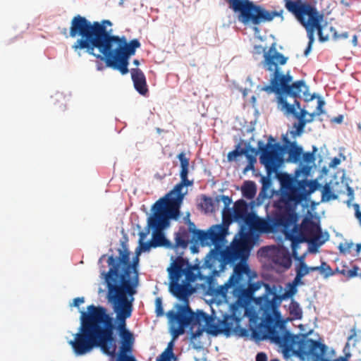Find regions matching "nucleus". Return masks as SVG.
I'll return each mask as SVG.
<instances>
[{
  "instance_id": "1",
  "label": "nucleus",
  "mask_w": 361,
  "mask_h": 361,
  "mask_svg": "<svg viewBox=\"0 0 361 361\" xmlns=\"http://www.w3.org/2000/svg\"><path fill=\"white\" fill-rule=\"evenodd\" d=\"M167 269L171 293L184 305H177V312L170 310L166 316L170 323L177 325L173 328L172 335L175 339L185 333V329L190 326V339H195L204 331L213 336L224 334L243 335L245 329L240 327L242 319L247 314L248 306L251 303L252 289L243 290L233 270L228 280L216 289V295L221 296L228 302L231 298L233 302L231 305V314H226L222 320L215 323V318L203 311L194 312L188 305V297L194 292L190 283L197 278L202 279L198 265L191 264L188 259L182 256L174 258Z\"/></svg>"
},
{
  "instance_id": "2",
  "label": "nucleus",
  "mask_w": 361,
  "mask_h": 361,
  "mask_svg": "<svg viewBox=\"0 0 361 361\" xmlns=\"http://www.w3.org/2000/svg\"><path fill=\"white\" fill-rule=\"evenodd\" d=\"M235 273L243 290L252 289L251 302L258 306L262 322L252 330V337L258 341L270 340L282 349L285 356L293 351L297 337L288 331L283 323L279 324L281 319L279 307L283 300L291 298L297 293V288L290 283L288 289L283 293H278L277 286L266 283L262 281H255L257 274L245 263L236 264Z\"/></svg>"
},
{
  "instance_id": "3",
  "label": "nucleus",
  "mask_w": 361,
  "mask_h": 361,
  "mask_svg": "<svg viewBox=\"0 0 361 361\" xmlns=\"http://www.w3.org/2000/svg\"><path fill=\"white\" fill-rule=\"evenodd\" d=\"M118 257L111 255L107 263L109 271L105 274L107 298L112 303L118 320L117 331L119 347L116 361H136L133 353L135 336L126 326V320L131 317L133 295L138 285L137 265L138 257L130 262V252L127 249H118Z\"/></svg>"
},
{
  "instance_id": "4",
  "label": "nucleus",
  "mask_w": 361,
  "mask_h": 361,
  "mask_svg": "<svg viewBox=\"0 0 361 361\" xmlns=\"http://www.w3.org/2000/svg\"><path fill=\"white\" fill-rule=\"evenodd\" d=\"M106 25L111 26L112 23L109 20L91 23L80 15L73 17L69 35L71 37L80 38L76 40L72 48L75 51L85 49L90 55L104 61L107 66L125 75L129 71V58L135 54L141 44L137 39L128 42L124 36L111 35L106 30Z\"/></svg>"
},
{
  "instance_id": "5",
  "label": "nucleus",
  "mask_w": 361,
  "mask_h": 361,
  "mask_svg": "<svg viewBox=\"0 0 361 361\" xmlns=\"http://www.w3.org/2000/svg\"><path fill=\"white\" fill-rule=\"evenodd\" d=\"M114 319L105 307L90 305L87 312H80V326L68 343L76 355H84L94 348L110 357L116 355V340L114 335Z\"/></svg>"
},
{
  "instance_id": "6",
  "label": "nucleus",
  "mask_w": 361,
  "mask_h": 361,
  "mask_svg": "<svg viewBox=\"0 0 361 361\" xmlns=\"http://www.w3.org/2000/svg\"><path fill=\"white\" fill-rule=\"evenodd\" d=\"M279 180L281 187L279 199L274 203L275 210L267 220L259 218L255 231L272 233L279 229L284 232L288 230L299 220L300 216L295 212L297 206L315 189L312 182L298 180L288 173L281 174Z\"/></svg>"
},
{
  "instance_id": "7",
  "label": "nucleus",
  "mask_w": 361,
  "mask_h": 361,
  "mask_svg": "<svg viewBox=\"0 0 361 361\" xmlns=\"http://www.w3.org/2000/svg\"><path fill=\"white\" fill-rule=\"evenodd\" d=\"M180 163V182L164 197L159 199L152 207L153 214L148 219V226L155 232L152 235V247H165L172 248L173 243L166 239L161 230L169 225V219H176L180 214V207L188 190L183 191L184 187L191 186L193 180L188 178L189 173V158L184 152L178 154Z\"/></svg>"
},
{
  "instance_id": "8",
  "label": "nucleus",
  "mask_w": 361,
  "mask_h": 361,
  "mask_svg": "<svg viewBox=\"0 0 361 361\" xmlns=\"http://www.w3.org/2000/svg\"><path fill=\"white\" fill-rule=\"evenodd\" d=\"M286 8L300 23L306 29L308 44L304 51V55L307 56L312 49L314 41V32L317 31L319 40L325 42L329 39V35H324V31L326 26H323L322 22L324 15L320 13L317 8L306 1L302 0H283Z\"/></svg>"
},
{
  "instance_id": "9",
  "label": "nucleus",
  "mask_w": 361,
  "mask_h": 361,
  "mask_svg": "<svg viewBox=\"0 0 361 361\" xmlns=\"http://www.w3.org/2000/svg\"><path fill=\"white\" fill-rule=\"evenodd\" d=\"M228 7L234 12H238L239 20L244 25H259L261 23L270 22L275 17L283 19L281 9L279 11H270L250 0H225Z\"/></svg>"
},
{
  "instance_id": "10",
  "label": "nucleus",
  "mask_w": 361,
  "mask_h": 361,
  "mask_svg": "<svg viewBox=\"0 0 361 361\" xmlns=\"http://www.w3.org/2000/svg\"><path fill=\"white\" fill-rule=\"evenodd\" d=\"M252 244L253 238L250 231L245 226H240L238 240H235L230 247H227L223 252L215 250L212 253L219 256L221 260V270H224L228 264L235 263L238 260H240V263L247 264L244 261L247 258Z\"/></svg>"
},
{
  "instance_id": "11",
  "label": "nucleus",
  "mask_w": 361,
  "mask_h": 361,
  "mask_svg": "<svg viewBox=\"0 0 361 361\" xmlns=\"http://www.w3.org/2000/svg\"><path fill=\"white\" fill-rule=\"evenodd\" d=\"M288 230L285 231L286 238L291 241L293 256L297 257V249L301 243L308 242L322 245L326 239H322V231L319 226L312 219L305 217L300 225L297 222Z\"/></svg>"
},
{
  "instance_id": "12",
  "label": "nucleus",
  "mask_w": 361,
  "mask_h": 361,
  "mask_svg": "<svg viewBox=\"0 0 361 361\" xmlns=\"http://www.w3.org/2000/svg\"><path fill=\"white\" fill-rule=\"evenodd\" d=\"M293 78L287 73L284 76L272 75L270 85L264 86L261 88L262 91H265L269 94L275 92L277 94V102L279 108L284 105L286 110L292 112L293 109L287 108V99L288 97H295L298 92L297 90L301 88L305 90L304 80H297L292 82Z\"/></svg>"
},
{
  "instance_id": "13",
  "label": "nucleus",
  "mask_w": 361,
  "mask_h": 361,
  "mask_svg": "<svg viewBox=\"0 0 361 361\" xmlns=\"http://www.w3.org/2000/svg\"><path fill=\"white\" fill-rule=\"evenodd\" d=\"M226 236L221 232V228L215 225L212 226L207 231L199 230L196 234L192 236V240L195 243H200L201 245H214V248L211 250L206 257L204 264L210 269H214V272H216L215 268L218 267L221 271V260L219 256L212 255L215 250L223 252L222 244L225 240Z\"/></svg>"
},
{
  "instance_id": "14",
  "label": "nucleus",
  "mask_w": 361,
  "mask_h": 361,
  "mask_svg": "<svg viewBox=\"0 0 361 361\" xmlns=\"http://www.w3.org/2000/svg\"><path fill=\"white\" fill-rule=\"evenodd\" d=\"M283 149L284 147L279 143L268 142L264 145L259 142V150L261 152L259 161L264 166L268 175L275 173L283 163Z\"/></svg>"
},
{
  "instance_id": "15",
  "label": "nucleus",
  "mask_w": 361,
  "mask_h": 361,
  "mask_svg": "<svg viewBox=\"0 0 361 361\" xmlns=\"http://www.w3.org/2000/svg\"><path fill=\"white\" fill-rule=\"evenodd\" d=\"M298 337L297 336H295ZM298 345L299 351L308 357H311L313 361H319L322 359L327 350V346L322 343L318 341H314L311 338H307L302 341L301 342H298V338H297V343L293 346V351L290 353L287 356H283L285 357H288L291 355H295L298 353V351L295 350V347ZM283 354H284L283 353Z\"/></svg>"
},
{
  "instance_id": "16",
  "label": "nucleus",
  "mask_w": 361,
  "mask_h": 361,
  "mask_svg": "<svg viewBox=\"0 0 361 361\" xmlns=\"http://www.w3.org/2000/svg\"><path fill=\"white\" fill-rule=\"evenodd\" d=\"M304 86L305 88V90H303V88L297 90V92H298L297 96L288 97V99H287V108L290 107L293 109L292 112L287 111L284 105H282L280 107L279 109L283 112L286 116L293 115L298 119H306L305 116L307 114V111L304 109H300V103L299 99L303 98L305 101H310L314 98V96L310 95L309 93V87L305 81Z\"/></svg>"
},
{
  "instance_id": "17",
  "label": "nucleus",
  "mask_w": 361,
  "mask_h": 361,
  "mask_svg": "<svg viewBox=\"0 0 361 361\" xmlns=\"http://www.w3.org/2000/svg\"><path fill=\"white\" fill-rule=\"evenodd\" d=\"M288 59V57L276 50L275 44H273L268 51H264L262 66L266 71L272 73L273 75L284 76L285 74L281 72L280 66L285 65Z\"/></svg>"
},
{
  "instance_id": "18",
  "label": "nucleus",
  "mask_w": 361,
  "mask_h": 361,
  "mask_svg": "<svg viewBox=\"0 0 361 361\" xmlns=\"http://www.w3.org/2000/svg\"><path fill=\"white\" fill-rule=\"evenodd\" d=\"M215 202L216 203L222 202L224 206L222 210V224L215 226H219L221 228V232L226 236L229 225L234 221L233 210L229 207L232 200L231 197L226 195H218L215 197Z\"/></svg>"
},
{
  "instance_id": "19",
  "label": "nucleus",
  "mask_w": 361,
  "mask_h": 361,
  "mask_svg": "<svg viewBox=\"0 0 361 361\" xmlns=\"http://www.w3.org/2000/svg\"><path fill=\"white\" fill-rule=\"evenodd\" d=\"M130 73L135 89L140 94L146 95L148 92V88L143 72L139 68H132Z\"/></svg>"
},
{
  "instance_id": "20",
  "label": "nucleus",
  "mask_w": 361,
  "mask_h": 361,
  "mask_svg": "<svg viewBox=\"0 0 361 361\" xmlns=\"http://www.w3.org/2000/svg\"><path fill=\"white\" fill-rule=\"evenodd\" d=\"M190 242L193 241L190 237V231H188L185 227H180L178 232L176 233L175 243L173 244L172 248L177 249L180 247L185 249Z\"/></svg>"
},
{
  "instance_id": "21",
  "label": "nucleus",
  "mask_w": 361,
  "mask_h": 361,
  "mask_svg": "<svg viewBox=\"0 0 361 361\" xmlns=\"http://www.w3.org/2000/svg\"><path fill=\"white\" fill-rule=\"evenodd\" d=\"M272 261L274 264L285 269H289L292 264V259L289 252L285 250H279L273 256Z\"/></svg>"
},
{
  "instance_id": "22",
  "label": "nucleus",
  "mask_w": 361,
  "mask_h": 361,
  "mask_svg": "<svg viewBox=\"0 0 361 361\" xmlns=\"http://www.w3.org/2000/svg\"><path fill=\"white\" fill-rule=\"evenodd\" d=\"M234 221L241 224L242 219L249 213L248 205L243 200H239L234 203L233 207Z\"/></svg>"
},
{
  "instance_id": "23",
  "label": "nucleus",
  "mask_w": 361,
  "mask_h": 361,
  "mask_svg": "<svg viewBox=\"0 0 361 361\" xmlns=\"http://www.w3.org/2000/svg\"><path fill=\"white\" fill-rule=\"evenodd\" d=\"M286 143L288 145V160L298 163L301 161L302 154V147L298 146L295 142H290L286 139Z\"/></svg>"
},
{
  "instance_id": "24",
  "label": "nucleus",
  "mask_w": 361,
  "mask_h": 361,
  "mask_svg": "<svg viewBox=\"0 0 361 361\" xmlns=\"http://www.w3.org/2000/svg\"><path fill=\"white\" fill-rule=\"evenodd\" d=\"M258 220L259 217L255 214L249 212L245 218L242 219L241 223L243 224L241 225V226H245L250 231H255Z\"/></svg>"
},
{
  "instance_id": "25",
  "label": "nucleus",
  "mask_w": 361,
  "mask_h": 361,
  "mask_svg": "<svg viewBox=\"0 0 361 361\" xmlns=\"http://www.w3.org/2000/svg\"><path fill=\"white\" fill-rule=\"evenodd\" d=\"M256 185L253 181L248 180L244 183L242 187L243 195L247 199H252L256 195Z\"/></svg>"
},
{
  "instance_id": "26",
  "label": "nucleus",
  "mask_w": 361,
  "mask_h": 361,
  "mask_svg": "<svg viewBox=\"0 0 361 361\" xmlns=\"http://www.w3.org/2000/svg\"><path fill=\"white\" fill-rule=\"evenodd\" d=\"M289 313L293 319H300L302 317V311L298 302L292 300L289 305Z\"/></svg>"
},
{
  "instance_id": "27",
  "label": "nucleus",
  "mask_w": 361,
  "mask_h": 361,
  "mask_svg": "<svg viewBox=\"0 0 361 361\" xmlns=\"http://www.w3.org/2000/svg\"><path fill=\"white\" fill-rule=\"evenodd\" d=\"M295 259H298V257ZM298 263L295 264V272L296 274L303 278L305 276L309 274L308 267L304 260V256L298 258Z\"/></svg>"
},
{
  "instance_id": "28",
  "label": "nucleus",
  "mask_w": 361,
  "mask_h": 361,
  "mask_svg": "<svg viewBox=\"0 0 361 361\" xmlns=\"http://www.w3.org/2000/svg\"><path fill=\"white\" fill-rule=\"evenodd\" d=\"M201 207L207 212H214V201L212 197H207L206 195H202V202L200 204Z\"/></svg>"
},
{
  "instance_id": "29",
  "label": "nucleus",
  "mask_w": 361,
  "mask_h": 361,
  "mask_svg": "<svg viewBox=\"0 0 361 361\" xmlns=\"http://www.w3.org/2000/svg\"><path fill=\"white\" fill-rule=\"evenodd\" d=\"M317 151V148L315 146H313L312 152H302L301 161L302 160L306 164H311L314 162L315 160L314 154Z\"/></svg>"
},
{
  "instance_id": "30",
  "label": "nucleus",
  "mask_w": 361,
  "mask_h": 361,
  "mask_svg": "<svg viewBox=\"0 0 361 361\" xmlns=\"http://www.w3.org/2000/svg\"><path fill=\"white\" fill-rule=\"evenodd\" d=\"M319 273L324 278L327 279L333 276V269L326 262H322L320 265Z\"/></svg>"
},
{
  "instance_id": "31",
  "label": "nucleus",
  "mask_w": 361,
  "mask_h": 361,
  "mask_svg": "<svg viewBox=\"0 0 361 361\" xmlns=\"http://www.w3.org/2000/svg\"><path fill=\"white\" fill-rule=\"evenodd\" d=\"M311 119H298V123H295L293 125V128H295V135H300L304 130V128L307 123H310Z\"/></svg>"
},
{
  "instance_id": "32",
  "label": "nucleus",
  "mask_w": 361,
  "mask_h": 361,
  "mask_svg": "<svg viewBox=\"0 0 361 361\" xmlns=\"http://www.w3.org/2000/svg\"><path fill=\"white\" fill-rule=\"evenodd\" d=\"M245 154V149H239V146L237 148L230 152L228 153L227 159L229 161H232L235 160L237 157Z\"/></svg>"
},
{
  "instance_id": "33",
  "label": "nucleus",
  "mask_w": 361,
  "mask_h": 361,
  "mask_svg": "<svg viewBox=\"0 0 361 361\" xmlns=\"http://www.w3.org/2000/svg\"><path fill=\"white\" fill-rule=\"evenodd\" d=\"M152 247V241L149 242H142V240H140V246L137 247L136 252L137 255H140L141 252H147L149 251V249Z\"/></svg>"
},
{
  "instance_id": "34",
  "label": "nucleus",
  "mask_w": 361,
  "mask_h": 361,
  "mask_svg": "<svg viewBox=\"0 0 361 361\" xmlns=\"http://www.w3.org/2000/svg\"><path fill=\"white\" fill-rule=\"evenodd\" d=\"M353 245L354 244L352 242H345L343 243H340L338 249L341 253L348 254L351 252V249L353 247Z\"/></svg>"
},
{
  "instance_id": "35",
  "label": "nucleus",
  "mask_w": 361,
  "mask_h": 361,
  "mask_svg": "<svg viewBox=\"0 0 361 361\" xmlns=\"http://www.w3.org/2000/svg\"><path fill=\"white\" fill-rule=\"evenodd\" d=\"M155 307H156V314L157 317H161L164 315V310L162 307V301L160 298H157L155 300Z\"/></svg>"
},
{
  "instance_id": "36",
  "label": "nucleus",
  "mask_w": 361,
  "mask_h": 361,
  "mask_svg": "<svg viewBox=\"0 0 361 361\" xmlns=\"http://www.w3.org/2000/svg\"><path fill=\"white\" fill-rule=\"evenodd\" d=\"M244 154L246 156V157L249 160V164L246 166V168L245 169V171H247V170L253 168L254 163L256 162V158L255 156L249 154L247 153V150H245V154Z\"/></svg>"
},
{
  "instance_id": "37",
  "label": "nucleus",
  "mask_w": 361,
  "mask_h": 361,
  "mask_svg": "<svg viewBox=\"0 0 361 361\" xmlns=\"http://www.w3.org/2000/svg\"><path fill=\"white\" fill-rule=\"evenodd\" d=\"M174 357V354L166 352H163L157 358V361H171V358Z\"/></svg>"
},
{
  "instance_id": "38",
  "label": "nucleus",
  "mask_w": 361,
  "mask_h": 361,
  "mask_svg": "<svg viewBox=\"0 0 361 361\" xmlns=\"http://www.w3.org/2000/svg\"><path fill=\"white\" fill-rule=\"evenodd\" d=\"M188 228H187V230L188 231H190V233L192 234V236H194L196 234V231H199L200 229H197L195 224L193 222L190 221V219L188 221Z\"/></svg>"
},
{
  "instance_id": "39",
  "label": "nucleus",
  "mask_w": 361,
  "mask_h": 361,
  "mask_svg": "<svg viewBox=\"0 0 361 361\" xmlns=\"http://www.w3.org/2000/svg\"><path fill=\"white\" fill-rule=\"evenodd\" d=\"M324 105V102L322 99H319L317 109H316V111L314 112L317 114V116H319L324 113V110H323Z\"/></svg>"
},
{
  "instance_id": "40",
  "label": "nucleus",
  "mask_w": 361,
  "mask_h": 361,
  "mask_svg": "<svg viewBox=\"0 0 361 361\" xmlns=\"http://www.w3.org/2000/svg\"><path fill=\"white\" fill-rule=\"evenodd\" d=\"M333 37L335 39H346L348 37V33L347 32H343L341 35H338L335 30H334Z\"/></svg>"
},
{
  "instance_id": "41",
  "label": "nucleus",
  "mask_w": 361,
  "mask_h": 361,
  "mask_svg": "<svg viewBox=\"0 0 361 361\" xmlns=\"http://www.w3.org/2000/svg\"><path fill=\"white\" fill-rule=\"evenodd\" d=\"M256 361H267V355L265 353H258L256 355Z\"/></svg>"
},
{
  "instance_id": "42",
  "label": "nucleus",
  "mask_w": 361,
  "mask_h": 361,
  "mask_svg": "<svg viewBox=\"0 0 361 361\" xmlns=\"http://www.w3.org/2000/svg\"><path fill=\"white\" fill-rule=\"evenodd\" d=\"M302 278L301 276H300L299 275L296 274L295 279L293 281V282L290 283L294 285L295 286H297L298 285H302L303 282H302Z\"/></svg>"
},
{
  "instance_id": "43",
  "label": "nucleus",
  "mask_w": 361,
  "mask_h": 361,
  "mask_svg": "<svg viewBox=\"0 0 361 361\" xmlns=\"http://www.w3.org/2000/svg\"><path fill=\"white\" fill-rule=\"evenodd\" d=\"M84 298L83 297H78L73 300V306L78 307L80 304H82L84 302Z\"/></svg>"
},
{
  "instance_id": "44",
  "label": "nucleus",
  "mask_w": 361,
  "mask_h": 361,
  "mask_svg": "<svg viewBox=\"0 0 361 361\" xmlns=\"http://www.w3.org/2000/svg\"><path fill=\"white\" fill-rule=\"evenodd\" d=\"M350 357V354L346 353L344 356H341V357L336 358V361H349Z\"/></svg>"
},
{
  "instance_id": "45",
  "label": "nucleus",
  "mask_w": 361,
  "mask_h": 361,
  "mask_svg": "<svg viewBox=\"0 0 361 361\" xmlns=\"http://www.w3.org/2000/svg\"><path fill=\"white\" fill-rule=\"evenodd\" d=\"M173 341H171L169 344L164 352L169 353L171 354H174L173 352Z\"/></svg>"
},
{
  "instance_id": "46",
  "label": "nucleus",
  "mask_w": 361,
  "mask_h": 361,
  "mask_svg": "<svg viewBox=\"0 0 361 361\" xmlns=\"http://www.w3.org/2000/svg\"><path fill=\"white\" fill-rule=\"evenodd\" d=\"M343 116L342 115H339L336 117H334L332 119V121H334L336 123H341L343 122Z\"/></svg>"
},
{
  "instance_id": "47",
  "label": "nucleus",
  "mask_w": 361,
  "mask_h": 361,
  "mask_svg": "<svg viewBox=\"0 0 361 361\" xmlns=\"http://www.w3.org/2000/svg\"><path fill=\"white\" fill-rule=\"evenodd\" d=\"M341 161L339 159L335 157L332 159L331 166H336L340 164Z\"/></svg>"
},
{
  "instance_id": "48",
  "label": "nucleus",
  "mask_w": 361,
  "mask_h": 361,
  "mask_svg": "<svg viewBox=\"0 0 361 361\" xmlns=\"http://www.w3.org/2000/svg\"><path fill=\"white\" fill-rule=\"evenodd\" d=\"M356 207L359 208L357 204H356ZM355 216H356L357 219L359 220L360 224L361 225V212L359 210V209H357V210L355 212Z\"/></svg>"
},
{
  "instance_id": "49",
  "label": "nucleus",
  "mask_w": 361,
  "mask_h": 361,
  "mask_svg": "<svg viewBox=\"0 0 361 361\" xmlns=\"http://www.w3.org/2000/svg\"><path fill=\"white\" fill-rule=\"evenodd\" d=\"M308 269H309V273L311 272V271H319L320 266H318V267H308Z\"/></svg>"
},
{
  "instance_id": "50",
  "label": "nucleus",
  "mask_w": 361,
  "mask_h": 361,
  "mask_svg": "<svg viewBox=\"0 0 361 361\" xmlns=\"http://www.w3.org/2000/svg\"><path fill=\"white\" fill-rule=\"evenodd\" d=\"M352 43L354 47L357 45V37L356 35L353 37Z\"/></svg>"
},
{
  "instance_id": "51",
  "label": "nucleus",
  "mask_w": 361,
  "mask_h": 361,
  "mask_svg": "<svg viewBox=\"0 0 361 361\" xmlns=\"http://www.w3.org/2000/svg\"><path fill=\"white\" fill-rule=\"evenodd\" d=\"M315 116H317V114L315 113L309 114L308 118L307 119H311V122H312L314 120Z\"/></svg>"
},
{
  "instance_id": "52",
  "label": "nucleus",
  "mask_w": 361,
  "mask_h": 361,
  "mask_svg": "<svg viewBox=\"0 0 361 361\" xmlns=\"http://www.w3.org/2000/svg\"><path fill=\"white\" fill-rule=\"evenodd\" d=\"M341 4L343 6H345V7H348L350 6V4L345 0H341Z\"/></svg>"
},
{
  "instance_id": "53",
  "label": "nucleus",
  "mask_w": 361,
  "mask_h": 361,
  "mask_svg": "<svg viewBox=\"0 0 361 361\" xmlns=\"http://www.w3.org/2000/svg\"><path fill=\"white\" fill-rule=\"evenodd\" d=\"M361 251V243L356 245V252L359 254Z\"/></svg>"
},
{
  "instance_id": "54",
  "label": "nucleus",
  "mask_w": 361,
  "mask_h": 361,
  "mask_svg": "<svg viewBox=\"0 0 361 361\" xmlns=\"http://www.w3.org/2000/svg\"><path fill=\"white\" fill-rule=\"evenodd\" d=\"M341 269L336 268L335 270H333V276L336 274H341Z\"/></svg>"
},
{
  "instance_id": "55",
  "label": "nucleus",
  "mask_w": 361,
  "mask_h": 361,
  "mask_svg": "<svg viewBox=\"0 0 361 361\" xmlns=\"http://www.w3.org/2000/svg\"><path fill=\"white\" fill-rule=\"evenodd\" d=\"M133 63L135 65V66H138L140 64V62L137 59H135L133 61Z\"/></svg>"
},
{
  "instance_id": "56",
  "label": "nucleus",
  "mask_w": 361,
  "mask_h": 361,
  "mask_svg": "<svg viewBox=\"0 0 361 361\" xmlns=\"http://www.w3.org/2000/svg\"><path fill=\"white\" fill-rule=\"evenodd\" d=\"M271 361H279V360H277V359H273V360H271Z\"/></svg>"
},
{
  "instance_id": "57",
  "label": "nucleus",
  "mask_w": 361,
  "mask_h": 361,
  "mask_svg": "<svg viewBox=\"0 0 361 361\" xmlns=\"http://www.w3.org/2000/svg\"><path fill=\"white\" fill-rule=\"evenodd\" d=\"M252 99L253 101H255V97H252Z\"/></svg>"
}]
</instances>
